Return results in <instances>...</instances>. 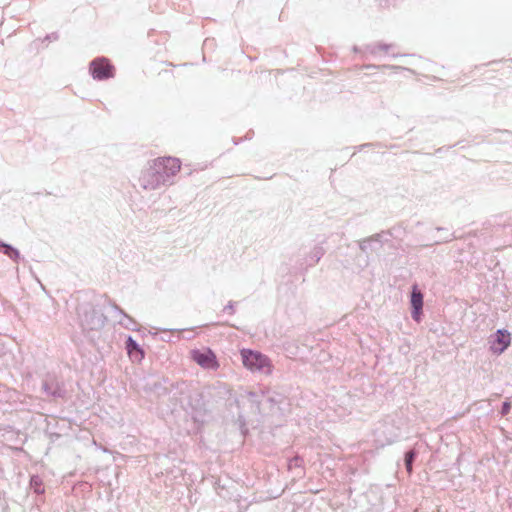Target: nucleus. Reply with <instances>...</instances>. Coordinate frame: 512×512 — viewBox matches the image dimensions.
Returning <instances> with one entry per match:
<instances>
[{"instance_id": "nucleus-3", "label": "nucleus", "mask_w": 512, "mask_h": 512, "mask_svg": "<svg viewBox=\"0 0 512 512\" xmlns=\"http://www.w3.org/2000/svg\"><path fill=\"white\" fill-rule=\"evenodd\" d=\"M511 333L506 329H498L488 337L489 351L496 356L503 354L511 345Z\"/></svg>"}, {"instance_id": "nucleus-5", "label": "nucleus", "mask_w": 512, "mask_h": 512, "mask_svg": "<svg viewBox=\"0 0 512 512\" xmlns=\"http://www.w3.org/2000/svg\"><path fill=\"white\" fill-rule=\"evenodd\" d=\"M156 169L165 176L166 181L169 177L174 176L179 172L181 164L179 159L173 157L158 158L153 160Z\"/></svg>"}, {"instance_id": "nucleus-1", "label": "nucleus", "mask_w": 512, "mask_h": 512, "mask_svg": "<svg viewBox=\"0 0 512 512\" xmlns=\"http://www.w3.org/2000/svg\"><path fill=\"white\" fill-rule=\"evenodd\" d=\"M240 354L244 367L251 372H258L264 375L272 374L273 365L266 355L250 349H242Z\"/></svg>"}, {"instance_id": "nucleus-9", "label": "nucleus", "mask_w": 512, "mask_h": 512, "mask_svg": "<svg viewBox=\"0 0 512 512\" xmlns=\"http://www.w3.org/2000/svg\"><path fill=\"white\" fill-rule=\"evenodd\" d=\"M3 253L14 260L19 258V251L8 244L3 245Z\"/></svg>"}, {"instance_id": "nucleus-4", "label": "nucleus", "mask_w": 512, "mask_h": 512, "mask_svg": "<svg viewBox=\"0 0 512 512\" xmlns=\"http://www.w3.org/2000/svg\"><path fill=\"white\" fill-rule=\"evenodd\" d=\"M192 358L204 369L216 370L219 366L216 356L207 348L192 351Z\"/></svg>"}, {"instance_id": "nucleus-13", "label": "nucleus", "mask_w": 512, "mask_h": 512, "mask_svg": "<svg viewBox=\"0 0 512 512\" xmlns=\"http://www.w3.org/2000/svg\"><path fill=\"white\" fill-rule=\"evenodd\" d=\"M32 485H38V482H37V479H36V478H33V479H32Z\"/></svg>"}, {"instance_id": "nucleus-7", "label": "nucleus", "mask_w": 512, "mask_h": 512, "mask_svg": "<svg viewBox=\"0 0 512 512\" xmlns=\"http://www.w3.org/2000/svg\"><path fill=\"white\" fill-rule=\"evenodd\" d=\"M411 306H412V318L419 322L421 319L422 307H423V295L417 287H413L411 293Z\"/></svg>"}, {"instance_id": "nucleus-6", "label": "nucleus", "mask_w": 512, "mask_h": 512, "mask_svg": "<svg viewBox=\"0 0 512 512\" xmlns=\"http://www.w3.org/2000/svg\"><path fill=\"white\" fill-rule=\"evenodd\" d=\"M92 75L96 79H104L112 76V67L105 59L94 60L91 63Z\"/></svg>"}, {"instance_id": "nucleus-8", "label": "nucleus", "mask_w": 512, "mask_h": 512, "mask_svg": "<svg viewBox=\"0 0 512 512\" xmlns=\"http://www.w3.org/2000/svg\"><path fill=\"white\" fill-rule=\"evenodd\" d=\"M126 350L132 361L140 362L144 358V352L132 337L126 341Z\"/></svg>"}, {"instance_id": "nucleus-14", "label": "nucleus", "mask_w": 512, "mask_h": 512, "mask_svg": "<svg viewBox=\"0 0 512 512\" xmlns=\"http://www.w3.org/2000/svg\"><path fill=\"white\" fill-rule=\"evenodd\" d=\"M240 428H241V430H243V428H244V422H242V421L240 423Z\"/></svg>"}, {"instance_id": "nucleus-11", "label": "nucleus", "mask_w": 512, "mask_h": 512, "mask_svg": "<svg viewBox=\"0 0 512 512\" xmlns=\"http://www.w3.org/2000/svg\"><path fill=\"white\" fill-rule=\"evenodd\" d=\"M124 317L127 320V322L122 320L121 324H123L128 329H132V330L136 329L135 328V326H136L135 322L131 318H129L127 315H125Z\"/></svg>"}, {"instance_id": "nucleus-12", "label": "nucleus", "mask_w": 512, "mask_h": 512, "mask_svg": "<svg viewBox=\"0 0 512 512\" xmlns=\"http://www.w3.org/2000/svg\"><path fill=\"white\" fill-rule=\"evenodd\" d=\"M510 403L505 402L502 407V414H507L510 411Z\"/></svg>"}, {"instance_id": "nucleus-2", "label": "nucleus", "mask_w": 512, "mask_h": 512, "mask_svg": "<svg viewBox=\"0 0 512 512\" xmlns=\"http://www.w3.org/2000/svg\"><path fill=\"white\" fill-rule=\"evenodd\" d=\"M140 185L146 190H155L164 185L167 181L165 176L156 169L154 161L145 168L139 178Z\"/></svg>"}, {"instance_id": "nucleus-10", "label": "nucleus", "mask_w": 512, "mask_h": 512, "mask_svg": "<svg viewBox=\"0 0 512 512\" xmlns=\"http://www.w3.org/2000/svg\"><path fill=\"white\" fill-rule=\"evenodd\" d=\"M414 457H415L414 451H409L405 456V465H406V469L409 473H411V471H412V462H413Z\"/></svg>"}, {"instance_id": "nucleus-15", "label": "nucleus", "mask_w": 512, "mask_h": 512, "mask_svg": "<svg viewBox=\"0 0 512 512\" xmlns=\"http://www.w3.org/2000/svg\"><path fill=\"white\" fill-rule=\"evenodd\" d=\"M3 245H6V244L0 241V249H3Z\"/></svg>"}]
</instances>
